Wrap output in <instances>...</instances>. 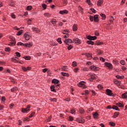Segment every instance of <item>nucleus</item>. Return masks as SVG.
Returning <instances> with one entry per match:
<instances>
[{"instance_id": "obj_59", "label": "nucleus", "mask_w": 127, "mask_h": 127, "mask_svg": "<svg viewBox=\"0 0 127 127\" xmlns=\"http://www.w3.org/2000/svg\"><path fill=\"white\" fill-rule=\"evenodd\" d=\"M97 87L98 89H103V86L101 84L98 85Z\"/></svg>"}, {"instance_id": "obj_22", "label": "nucleus", "mask_w": 127, "mask_h": 127, "mask_svg": "<svg viewBox=\"0 0 127 127\" xmlns=\"http://www.w3.org/2000/svg\"><path fill=\"white\" fill-rule=\"evenodd\" d=\"M122 99H127V92H126L122 94Z\"/></svg>"}, {"instance_id": "obj_39", "label": "nucleus", "mask_w": 127, "mask_h": 127, "mask_svg": "<svg viewBox=\"0 0 127 127\" xmlns=\"http://www.w3.org/2000/svg\"><path fill=\"white\" fill-rule=\"evenodd\" d=\"M103 44H104V43L103 42H100V41L96 42V45H102Z\"/></svg>"}, {"instance_id": "obj_21", "label": "nucleus", "mask_w": 127, "mask_h": 127, "mask_svg": "<svg viewBox=\"0 0 127 127\" xmlns=\"http://www.w3.org/2000/svg\"><path fill=\"white\" fill-rule=\"evenodd\" d=\"M120 115V112H115L114 114L113 118L116 119V118H118V116Z\"/></svg>"}, {"instance_id": "obj_1", "label": "nucleus", "mask_w": 127, "mask_h": 127, "mask_svg": "<svg viewBox=\"0 0 127 127\" xmlns=\"http://www.w3.org/2000/svg\"><path fill=\"white\" fill-rule=\"evenodd\" d=\"M60 82V81L56 79H54L52 81L53 84H57V85H55L56 87H59L60 86V84L59 83Z\"/></svg>"}, {"instance_id": "obj_37", "label": "nucleus", "mask_w": 127, "mask_h": 127, "mask_svg": "<svg viewBox=\"0 0 127 127\" xmlns=\"http://www.w3.org/2000/svg\"><path fill=\"white\" fill-rule=\"evenodd\" d=\"M68 119H69L68 120V121H69V122H72L74 121V118H73V117L72 116H69Z\"/></svg>"}, {"instance_id": "obj_60", "label": "nucleus", "mask_w": 127, "mask_h": 127, "mask_svg": "<svg viewBox=\"0 0 127 127\" xmlns=\"http://www.w3.org/2000/svg\"><path fill=\"white\" fill-rule=\"evenodd\" d=\"M48 70V68H44L43 69V73H46V72H47V70Z\"/></svg>"}, {"instance_id": "obj_56", "label": "nucleus", "mask_w": 127, "mask_h": 127, "mask_svg": "<svg viewBox=\"0 0 127 127\" xmlns=\"http://www.w3.org/2000/svg\"><path fill=\"white\" fill-rule=\"evenodd\" d=\"M22 68L24 72H26V71H27V68L25 67H22Z\"/></svg>"}, {"instance_id": "obj_58", "label": "nucleus", "mask_w": 127, "mask_h": 127, "mask_svg": "<svg viewBox=\"0 0 127 127\" xmlns=\"http://www.w3.org/2000/svg\"><path fill=\"white\" fill-rule=\"evenodd\" d=\"M51 102H57V99L56 98L52 99Z\"/></svg>"}, {"instance_id": "obj_29", "label": "nucleus", "mask_w": 127, "mask_h": 127, "mask_svg": "<svg viewBox=\"0 0 127 127\" xmlns=\"http://www.w3.org/2000/svg\"><path fill=\"white\" fill-rule=\"evenodd\" d=\"M103 1H104V0H99L97 2V5H101L103 3Z\"/></svg>"}, {"instance_id": "obj_8", "label": "nucleus", "mask_w": 127, "mask_h": 127, "mask_svg": "<svg viewBox=\"0 0 127 127\" xmlns=\"http://www.w3.org/2000/svg\"><path fill=\"white\" fill-rule=\"evenodd\" d=\"M105 66H106V67H108L111 70L113 69V65L111 64V63H105Z\"/></svg>"}, {"instance_id": "obj_31", "label": "nucleus", "mask_w": 127, "mask_h": 127, "mask_svg": "<svg viewBox=\"0 0 127 127\" xmlns=\"http://www.w3.org/2000/svg\"><path fill=\"white\" fill-rule=\"evenodd\" d=\"M23 32V30H21L20 31L17 32V33L16 34V35H17L18 36H19V35H21Z\"/></svg>"}, {"instance_id": "obj_28", "label": "nucleus", "mask_w": 127, "mask_h": 127, "mask_svg": "<svg viewBox=\"0 0 127 127\" xmlns=\"http://www.w3.org/2000/svg\"><path fill=\"white\" fill-rule=\"evenodd\" d=\"M86 56H87V58H93V57H92V54H90V53H86Z\"/></svg>"}, {"instance_id": "obj_44", "label": "nucleus", "mask_w": 127, "mask_h": 127, "mask_svg": "<svg viewBox=\"0 0 127 127\" xmlns=\"http://www.w3.org/2000/svg\"><path fill=\"white\" fill-rule=\"evenodd\" d=\"M114 20H115V19L114 18V17L111 16V18H110V22L111 23L114 22Z\"/></svg>"}, {"instance_id": "obj_9", "label": "nucleus", "mask_w": 127, "mask_h": 127, "mask_svg": "<svg viewBox=\"0 0 127 127\" xmlns=\"http://www.w3.org/2000/svg\"><path fill=\"white\" fill-rule=\"evenodd\" d=\"M89 75H90L91 78H89L88 80L90 82H93V80H95V79H96V77H95V75H94V74H93L91 73H89Z\"/></svg>"}, {"instance_id": "obj_2", "label": "nucleus", "mask_w": 127, "mask_h": 127, "mask_svg": "<svg viewBox=\"0 0 127 127\" xmlns=\"http://www.w3.org/2000/svg\"><path fill=\"white\" fill-rule=\"evenodd\" d=\"M76 121L79 124H84L85 123V120L83 117H80L76 119Z\"/></svg>"}, {"instance_id": "obj_24", "label": "nucleus", "mask_w": 127, "mask_h": 127, "mask_svg": "<svg viewBox=\"0 0 127 127\" xmlns=\"http://www.w3.org/2000/svg\"><path fill=\"white\" fill-rule=\"evenodd\" d=\"M112 109L113 110H115L116 111H120V109H119V107L116 105H113L112 107Z\"/></svg>"}, {"instance_id": "obj_35", "label": "nucleus", "mask_w": 127, "mask_h": 127, "mask_svg": "<svg viewBox=\"0 0 127 127\" xmlns=\"http://www.w3.org/2000/svg\"><path fill=\"white\" fill-rule=\"evenodd\" d=\"M79 112L80 114H83L84 113H85V111L84 110V109L83 108H80L79 109Z\"/></svg>"}, {"instance_id": "obj_38", "label": "nucleus", "mask_w": 127, "mask_h": 127, "mask_svg": "<svg viewBox=\"0 0 127 127\" xmlns=\"http://www.w3.org/2000/svg\"><path fill=\"white\" fill-rule=\"evenodd\" d=\"M27 10H31L32 9V6L31 5L27 6Z\"/></svg>"}, {"instance_id": "obj_57", "label": "nucleus", "mask_w": 127, "mask_h": 127, "mask_svg": "<svg viewBox=\"0 0 127 127\" xmlns=\"http://www.w3.org/2000/svg\"><path fill=\"white\" fill-rule=\"evenodd\" d=\"M90 10H91V11L92 12H93L94 13H96V10H95V9L91 8H90Z\"/></svg>"}, {"instance_id": "obj_14", "label": "nucleus", "mask_w": 127, "mask_h": 127, "mask_svg": "<svg viewBox=\"0 0 127 127\" xmlns=\"http://www.w3.org/2000/svg\"><path fill=\"white\" fill-rule=\"evenodd\" d=\"M114 84L115 85H117V86H121V81L117 80V79H114Z\"/></svg>"}, {"instance_id": "obj_61", "label": "nucleus", "mask_w": 127, "mask_h": 127, "mask_svg": "<svg viewBox=\"0 0 127 127\" xmlns=\"http://www.w3.org/2000/svg\"><path fill=\"white\" fill-rule=\"evenodd\" d=\"M11 17L14 19V18H15V15H14V14H13V13H11Z\"/></svg>"}, {"instance_id": "obj_46", "label": "nucleus", "mask_w": 127, "mask_h": 127, "mask_svg": "<svg viewBox=\"0 0 127 127\" xmlns=\"http://www.w3.org/2000/svg\"><path fill=\"white\" fill-rule=\"evenodd\" d=\"M72 66L73 67H76V66H77V63L76 62H73L72 63Z\"/></svg>"}, {"instance_id": "obj_10", "label": "nucleus", "mask_w": 127, "mask_h": 127, "mask_svg": "<svg viewBox=\"0 0 127 127\" xmlns=\"http://www.w3.org/2000/svg\"><path fill=\"white\" fill-rule=\"evenodd\" d=\"M73 41L76 44H81V40L79 39V38L73 39Z\"/></svg>"}, {"instance_id": "obj_25", "label": "nucleus", "mask_w": 127, "mask_h": 127, "mask_svg": "<svg viewBox=\"0 0 127 127\" xmlns=\"http://www.w3.org/2000/svg\"><path fill=\"white\" fill-rule=\"evenodd\" d=\"M116 105L118 106L119 108H124V104H122L121 103H116Z\"/></svg>"}, {"instance_id": "obj_41", "label": "nucleus", "mask_w": 127, "mask_h": 127, "mask_svg": "<svg viewBox=\"0 0 127 127\" xmlns=\"http://www.w3.org/2000/svg\"><path fill=\"white\" fill-rule=\"evenodd\" d=\"M57 41H58L60 44H61L62 43V41L61 40V38H59L57 40Z\"/></svg>"}, {"instance_id": "obj_54", "label": "nucleus", "mask_w": 127, "mask_h": 127, "mask_svg": "<svg viewBox=\"0 0 127 127\" xmlns=\"http://www.w3.org/2000/svg\"><path fill=\"white\" fill-rule=\"evenodd\" d=\"M70 112H71V114H73L76 112V111H75V109H72L70 110Z\"/></svg>"}, {"instance_id": "obj_53", "label": "nucleus", "mask_w": 127, "mask_h": 127, "mask_svg": "<svg viewBox=\"0 0 127 127\" xmlns=\"http://www.w3.org/2000/svg\"><path fill=\"white\" fill-rule=\"evenodd\" d=\"M4 101H5V98L3 96L1 97L2 103H4Z\"/></svg>"}, {"instance_id": "obj_4", "label": "nucleus", "mask_w": 127, "mask_h": 127, "mask_svg": "<svg viewBox=\"0 0 127 127\" xmlns=\"http://www.w3.org/2000/svg\"><path fill=\"white\" fill-rule=\"evenodd\" d=\"M30 105H29L27 106L26 108H22V113H26V112H28L30 109Z\"/></svg>"}, {"instance_id": "obj_50", "label": "nucleus", "mask_w": 127, "mask_h": 127, "mask_svg": "<svg viewBox=\"0 0 127 127\" xmlns=\"http://www.w3.org/2000/svg\"><path fill=\"white\" fill-rule=\"evenodd\" d=\"M51 46H56L57 45V44L56 43H52L50 44Z\"/></svg>"}, {"instance_id": "obj_26", "label": "nucleus", "mask_w": 127, "mask_h": 127, "mask_svg": "<svg viewBox=\"0 0 127 127\" xmlns=\"http://www.w3.org/2000/svg\"><path fill=\"white\" fill-rule=\"evenodd\" d=\"M70 31L68 29H65L63 31V34H67V33H69Z\"/></svg>"}, {"instance_id": "obj_15", "label": "nucleus", "mask_w": 127, "mask_h": 127, "mask_svg": "<svg viewBox=\"0 0 127 127\" xmlns=\"http://www.w3.org/2000/svg\"><path fill=\"white\" fill-rule=\"evenodd\" d=\"M94 21L95 22H98V21H99V15H95L94 16Z\"/></svg>"}, {"instance_id": "obj_52", "label": "nucleus", "mask_w": 127, "mask_h": 127, "mask_svg": "<svg viewBox=\"0 0 127 127\" xmlns=\"http://www.w3.org/2000/svg\"><path fill=\"white\" fill-rule=\"evenodd\" d=\"M120 63L122 65H125V64H126V63L125 62V61L124 60H122L121 62H120Z\"/></svg>"}, {"instance_id": "obj_42", "label": "nucleus", "mask_w": 127, "mask_h": 127, "mask_svg": "<svg viewBox=\"0 0 127 127\" xmlns=\"http://www.w3.org/2000/svg\"><path fill=\"white\" fill-rule=\"evenodd\" d=\"M62 69L63 70V71H67V66H64L62 68Z\"/></svg>"}, {"instance_id": "obj_62", "label": "nucleus", "mask_w": 127, "mask_h": 127, "mask_svg": "<svg viewBox=\"0 0 127 127\" xmlns=\"http://www.w3.org/2000/svg\"><path fill=\"white\" fill-rule=\"evenodd\" d=\"M78 70H79V68H75L74 69V72H75V73H77L78 72Z\"/></svg>"}, {"instance_id": "obj_19", "label": "nucleus", "mask_w": 127, "mask_h": 127, "mask_svg": "<svg viewBox=\"0 0 127 127\" xmlns=\"http://www.w3.org/2000/svg\"><path fill=\"white\" fill-rule=\"evenodd\" d=\"M90 69H91V70H92V71H97V67L95 65H92L90 66Z\"/></svg>"}, {"instance_id": "obj_17", "label": "nucleus", "mask_w": 127, "mask_h": 127, "mask_svg": "<svg viewBox=\"0 0 127 127\" xmlns=\"http://www.w3.org/2000/svg\"><path fill=\"white\" fill-rule=\"evenodd\" d=\"M23 46H25L26 47H28L30 48V47H31L32 46V43H26L24 44H23Z\"/></svg>"}, {"instance_id": "obj_5", "label": "nucleus", "mask_w": 127, "mask_h": 127, "mask_svg": "<svg viewBox=\"0 0 127 127\" xmlns=\"http://www.w3.org/2000/svg\"><path fill=\"white\" fill-rule=\"evenodd\" d=\"M64 43H65L66 45H69V44L72 43L73 42V41H72L70 39H66L64 41Z\"/></svg>"}, {"instance_id": "obj_3", "label": "nucleus", "mask_w": 127, "mask_h": 127, "mask_svg": "<svg viewBox=\"0 0 127 127\" xmlns=\"http://www.w3.org/2000/svg\"><path fill=\"white\" fill-rule=\"evenodd\" d=\"M85 84H86V82L84 81H81L78 84V87H81L82 88H83V89H85L86 86L85 85Z\"/></svg>"}, {"instance_id": "obj_30", "label": "nucleus", "mask_w": 127, "mask_h": 127, "mask_svg": "<svg viewBox=\"0 0 127 127\" xmlns=\"http://www.w3.org/2000/svg\"><path fill=\"white\" fill-rule=\"evenodd\" d=\"M61 74L63 75V76H66V77H69V73H68L62 72Z\"/></svg>"}, {"instance_id": "obj_47", "label": "nucleus", "mask_w": 127, "mask_h": 127, "mask_svg": "<svg viewBox=\"0 0 127 127\" xmlns=\"http://www.w3.org/2000/svg\"><path fill=\"white\" fill-rule=\"evenodd\" d=\"M42 7L44 8V9H46V8L47 7V5H46V4H42Z\"/></svg>"}, {"instance_id": "obj_64", "label": "nucleus", "mask_w": 127, "mask_h": 127, "mask_svg": "<svg viewBox=\"0 0 127 127\" xmlns=\"http://www.w3.org/2000/svg\"><path fill=\"white\" fill-rule=\"evenodd\" d=\"M63 25V23H62V22H60L59 23V26H62Z\"/></svg>"}, {"instance_id": "obj_7", "label": "nucleus", "mask_w": 127, "mask_h": 127, "mask_svg": "<svg viewBox=\"0 0 127 127\" xmlns=\"http://www.w3.org/2000/svg\"><path fill=\"white\" fill-rule=\"evenodd\" d=\"M93 117L95 120H98L99 119V114L98 112H94L92 114Z\"/></svg>"}, {"instance_id": "obj_20", "label": "nucleus", "mask_w": 127, "mask_h": 127, "mask_svg": "<svg viewBox=\"0 0 127 127\" xmlns=\"http://www.w3.org/2000/svg\"><path fill=\"white\" fill-rule=\"evenodd\" d=\"M60 14H64V13H65V14H67V13H68V10H64L63 11H60Z\"/></svg>"}, {"instance_id": "obj_40", "label": "nucleus", "mask_w": 127, "mask_h": 127, "mask_svg": "<svg viewBox=\"0 0 127 127\" xmlns=\"http://www.w3.org/2000/svg\"><path fill=\"white\" fill-rule=\"evenodd\" d=\"M35 115V112H33L29 116V118H32V117H33L34 115Z\"/></svg>"}, {"instance_id": "obj_63", "label": "nucleus", "mask_w": 127, "mask_h": 127, "mask_svg": "<svg viewBox=\"0 0 127 127\" xmlns=\"http://www.w3.org/2000/svg\"><path fill=\"white\" fill-rule=\"evenodd\" d=\"M66 35L64 36V38H68V37H69V34H65Z\"/></svg>"}, {"instance_id": "obj_11", "label": "nucleus", "mask_w": 127, "mask_h": 127, "mask_svg": "<svg viewBox=\"0 0 127 127\" xmlns=\"http://www.w3.org/2000/svg\"><path fill=\"white\" fill-rule=\"evenodd\" d=\"M24 37L26 40H29L30 39V35L27 34V33L24 34Z\"/></svg>"}, {"instance_id": "obj_49", "label": "nucleus", "mask_w": 127, "mask_h": 127, "mask_svg": "<svg viewBox=\"0 0 127 127\" xmlns=\"http://www.w3.org/2000/svg\"><path fill=\"white\" fill-rule=\"evenodd\" d=\"M73 48V46L72 45H69L68 47H67V49L68 50H71V49Z\"/></svg>"}, {"instance_id": "obj_23", "label": "nucleus", "mask_w": 127, "mask_h": 127, "mask_svg": "<svg viewBox=\"0 0 127 127\" xmlns=\"http://www.w3.org/2000/svg\"><path fill=\"white\" fill-rule=\"evenodd\" d=\"M51 23H52V24H56V23H57V21L55 19H52L51 20Z\"/></svg>"}, {"instance_id": "obj_45", "label": "nucleus", "mask_w": 127, "mask_h": 127, "mask_svg": "<svg viewBox=\"0 0 127 127\" xmlns=\"http://www.w3.org/2000/svg\"><path fill=\"white\" fill-rule=\"evenodd\" d=\"M26 121L27 122H29V118H28V117L24 118L23 120V122H26Z\"/></svg>"}, {"instance_id": "obj_48", "label": "nucleus", "mask_w": 127, "mask_h": 127, "mask_svg": "<svg viewBox=\"0 0 127 127\" xmlns=\"http://www.w3.org/2000/svg\"><path fill=\"white\" fill-rule=\"evenodd\" d=\"M86 2L88 3L89 5H92V3H91V0H86Z\"/></svg>"}, {"instance_id": "obj_36", "label": "nucleus", "mask_w": 127, "mask_h": 127, "mask_svg": "<svg viewBox=\"0 0 127 127\" xmlns=\"http://www.w3.org/2000/svg\"><path fill=\"white\" fill-rule=\"evenodd\" d=\"M4 50H5V51L6 52H10V48H9V47L5 48Z\"/></svg>"}, {"instance_id": "obj_27", "label": "nucleus", "mask_w": 127, "mask_h": 127, "mask_svg": "<svg viewBox=\"0 0 127 127\" xmlns=\"http://www.w3.org/2000/svg\"><path fill=\"white\" fill-rule=\"evenodd\" d=\"M100 16L102 17V19L104 20V19H106V15L103 13L100 14Z\"/></svg>"}, {"instance_id": "obj_16", "label": "nucleus", "mask_w": 127, "mask_h": 127, "mask_svg": "<svg viewBox=\"0 0 127 127\" xmlns=\"http://www.w3.org/2000/svg\"><path fill=\"white\" fill-rule=\"evenodd\" d=\"M106 92L108 96H113V93H112V90L110 89H106Z\"/></svg>"}, {"instance_id": "obj_34", "label": "nucleus", "mask_w": 127, "mask_h": 127, "mask_svg": "<svg viewBox=\"0 0 127 127\" xmlns=\"http://www.w3.org/2000/svg\"><path fill=\"white\" fill-rule=\"evenodd\" d=\"M87 44H91V45H94V42L92 41H87L86 42Z\"/></svg>"}, {"instance_id": "obj_13", "label": "nucleus", "mask_w": 127, "mask_h": 127, "mask_svg": "<svg viewBox=\"0 0 127 127\" xmlns=\"http://www.w3.org/2000/svg\"><path fill=\"white\" fill-rule=\"evenodd\" d=\"M32 29L33 31H35L36 33H39V32H40V30L36 27H32Z\"/></svg>"}, {"instance_id": "obj_12", "label": "nucleus", "mask_w": 127, "mask_h": 127, "mask_svg": "<svg viewBox=\"0 0 127 127\" xmlns=\"http://www.w3.org/2000/svg\"><path fill=\"white\" fill-rule=\"evenodd\" d=\"M73 31H77L78 30V25L74 24L72 26Z\"/></svg>"}, {"instance_id": "obj_43", "label": "nucleus", "mask_w": 127, "mask_h": 127, "mask_svg": "<svg viewBox=\"0 0 127 127\" xmlns=\"http://www.w3.org/2000/svg\"><path fill=\"white\" fill-rule=\"evenodd\" d=\"M44 15H45V16H46V17H50V16H51L50 14H49V13H45L44 14Z\"/></svg>"}, {"instance_id": "obj_33", "label": "nucleus", "mask_w": 127, "mask_h": 127, "mask_svg": "<svg viewBox=\"0 0 127 127\" xmlns=\"http://www.w3.org/2000/svg\"><path fill=\"white\" fill-rule=\"evenodd\" d=\"M110 126H111V127H116V123L113 122H110L109 123Z\"/></svg>"}, {"instance_id": "obj_51", "label": "nucleus", "mask_w": 127, "mask_h": 127, "mask_svg": "<svg viewBox=\"0 0 127 127\" xmlns=\"http://www.w3.org/2000/svg\"><path fill=\"white\" fill-rule=\"evenodd\" d=\"M100 60L101 61H102V62H105V61H106V60L104 58H103V57H100Z\"/></svg>"}, {"instance_id": "obj_32", "label": "nucleus", "mask_w": 127, "mask_h": 127, "mask_svg": "<svg viewBox=\"0 0 127 127\" xmlns=\"http://www.w3.org/2000/svg\"><path fill=\"white\" fill-rule=\"evenodd\" d=\"M24 59H25V60H30L31 59V57L30 56H25L23 57Z\"/></svg>"}, {"instance_id": "obj_18", "label": "nucleus", "mask_w": 127, "mask_h": 127, "mask_svg": "<svg viewBox=\"0 0 127 127\" xmlns=\"http://www.w3.org/2000/svg\"><path fill=\"white\" fill-rule=\"evenodd\" d=\"M50 89L52 92H54L55 93H56V90H55V86L51 85L50 87Z\"/></svg>"}, {"instance_id": "obj_6", "label": "nucleus", "mask_w": 127, "mask_h": 127, "mask_svg": "<svg viewBox=\"0 0 127 127\" xmlns=\"http://www.w3.org/2000/svg\"><path fill=\"white\" fill-rule=\"evenodd\" d=\"M87 39H89V40H96L97 39V36H92L91 35H89L87 37Z\"/></svg>"}, {"instance_id": "obj_55", "label": "nucleus", "mask_w": 127, "mask_h": 127, "mask_svg": "<svg viewBox=\"0 0 127 127\" xmlns=\"http://www.w3.org/2000/svg\"><path fill=\"white\" fill-rule=\"evenodd\" d=\"M15 54L16 55L17 57H20V53L16 52Z\"/></svg>"}]
</instances>
